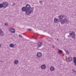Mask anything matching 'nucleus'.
<instances>
[{
    "label": "nucleus",
    "mask_w": 76,
    "mask_h": 76,
    "mask_svg": "<svg viewBox=\"0 0 76 76\" xmlns=\"http://www.w3.org/2000/svg\"><path fill=\"white\" fill-rule=\"evenodd\" d=\"M69 35L68 36V38H70L71 37L72 38L74 39V40L76 39V34L73 31H70L69 32Z\"/></svg>",
    "instance_id": "7ed1b4c3"
},
{
    "label": "nucleus",
    "mask_w": 76,
    "mask_h": 76,
    "mask_svg": "<svg viewBox=\"0 0 76 76\" xmlns=\"http://www.w3.org/2000/svg\"><path fill=\"white\" fill-rule=\"evenodd\" d=\"M72 60H73V59L72 58V57H69L66 60L68 62H70V61H72Z\"/></svg>",
    "instance_id": "423d86ee"
},
{
    "label": "nucleus",
    "mask_w": 76,
    "mask_h": 76,
    "mask_svg": "<svg viewBox=\"0 0 76 76\" xmlns=\"http://www.w3.org/2000/svg\"><path fill=\"white\" fill-rule=\"evenodd\" d=\"M37 58H40L42 56V53L41 52H38L37 53Z\"/></svg>",
    "instance_id": "0eeeda50"
},
{
    "label": "nucleus",
    "mask_w": 76,
    "mask_h": 76,
    "mask_svg": "<svg viewBox=\"0 0 76 76\" xmlns=\"http://www.w3.org/2000/svg\"><path fill=\"white\" fill-rule=\"evenodd\" d=\"M41 68L42 69H45L46 68V66L45 65H42L41 66Z\"/></svg>",
    "instance_id": "1a4fd4ad"
},
{
    "label": "nucleus",
    "mask_w": 76,
    "mask_h": 76,
    "mask_svg": "<svg viewBox=\"0 0 76 76\" xmlns=\"http://www.w3.org/2000/svg\"><path fill=\"white\" fill-rule=\"evenodd\" d=\"M50 69L51 72H53V71L54 70V67L53 66H51L50 68Z\"/></svg>",
    "instance_id": "9b49d317"
},
{
    "label": "nucleus",
    "mask_w": 76,
    "mask_h": 76,
    "mask_svg": "<svg viewBox=\"0 0 76 76\" xmlns=\"http://www.w3.org/2000/svg\"><path fill=\"white\" fill-rule=\"evenodd\" d=\"M57 40H58V39H57Z\"/></svg>",
    "instance_id": "c756f323"
},
{
    "label": "nucleus",
    "mask_w": 76,
    "mask_h": 76,
    "mask_svg": "<svg viewBox=\"0 0 76 76\" xmlns=\"http://www.w3.org/2000/svg\"><path fill=\"white\" fill-rule=\"evenodd\" d=\"M1 44H0V47H1Z\"/></svg>",
    "instance_id": "c85d7f7f"
},
{
    "label": "nucleus",
    "mask_w": 76,
    "mask_h": 76,
    "mask_svg": "<svg viewBox=\"0 0 76 76\" xmlns=\"http://www.w3.org/2000/svg\"><path fill=\"white\" fill-rule=\"evenodd\" d=\"M1 61V63H3V61Z\"/></svg>",
    "instance_id": "a878e982"
},
{
    "label": "nucleus",
    "mask_w": 76,
    "mask_h": 76,
    "mask_svg": "<svg viewBox=\"0 0 76 76\" xmlns=\"http://www.w3.org/2000/svg\"><path fill=\"white\" fill-rule=\"evenodd\" d=\"M10 47L11 48H13V47H14V45L13 44H11L10 45Z\"/></svg>",
    "instance_id": "2eb2a0df"
},
{
    "label": "nucleus",
    "mask_w": 76,
    "mask_h": 76,
    "mask_svg": "<svg viewBox=\"0 0 76 76\" xmlns=\"http://www.w3.org/2000/svg\"><path fill=\"white\" fill-rule=\"evenodd\" d=\"M9 30L12 33H15V30L12 28H10Z\"/></svg>",
    "instance_id": "39448f33"
},
{
    "label": "nucleus",
    "mask_w": 76,
    "mask_h": 76,
    "mask_svg": "<svg viewBox=\"0 0 76 76\" xmlns=\"http://www.w3.org/2000/svg\"><path fill=\"white\" fill-rule=\"evenodd\" d=\"M28 30L29 31H32V29H28Z\"/></svg>",
    "instance_id": "b1692460"
},
{
    "label": "nucleus",
    "mask_w": 76,
    "mask_h": 76,
    "mask_svg": "<svg viewBox=\"0 0 76 76\" xmlns=\"http://www.w3.org/2000/svg\"><path fill=\"white\" fill-rule=\"evenodd\" d=\"M53 48H54V46H53Z\"/></svg>",
    "instance_id": "cd10ccee"
},
{
    "label": "nucleus",
    "mask_w": 76,
    "mask_h": 76,
    "mask_svg": "<svg viewBox=\"0 0 76 76\" xmlns=\"http://www.w3.org/2000/svg\"><path fill=\"white\" fill-rule=\"evenodd\" d=\"M2 3L3 4V6H4V9H5V8H6L7 7L9 6V3L8 2H2Z\"/></svg>",
    "instance_id": "20e7f679"
},
{
    "label": "nucleus",
    "mask_w": 76,
    "mask_h": 76,
    "mask_svg": "<svg viewBox=\"0 0 76 76\" xmlns=\"http://www.w3.org/2000/svg\"><path fill=\"white\" fill-rule=\"evenodd\" d=\"M4 25L5 26H7V25H8V24L7 23H5Z\"/></svg>",
    "instance_id": "6ab92c4d"
},
{
    "label": "nucleus",
    "mask_w": 76,
    "mask_h": 76,
    "mask_svg": "<svg viewBox=\"0 0 76 76\" xmlns=\"http://www.w3.org/2000/svg\"><path fill=\"white\" fill-rule=\"evenodd\" d=\"M34 8V7L31 8L30 4H27L25 7H22L21 9L22 12H26V15H31V13H33Z\"/></svg>",
    "instance_id": "f257e3e1"
},
{
    "label": "nucleus",
    "mask_w": 76,
    "mask_h": 76,
    "mask_svg": "<svg viewBox=\"0 0 76 76\" xmlns=\"http://www.w3.org/2000/svg\"><path fill=\"white\" fill-rule=\"evenodd\" d=\"M50 42H51V41L50 40Z\"/></svg>",
    "instance_id": "2f4dec72"
},
{
    "label": "nucleus",
    "mask_w": 76,
    "mask_h": 76,
    "mask_svg": "<svg viewBox=\"0 0 76 76\" xmlns=\"http://www.w3.org/2000/svg\"><path fill=\"white\" fill-rule=\"evenodd\" d=\"M65 51H66V50L65 49Z\"/></svg>",
    "instance_id": "7c9ffc66"
},
{
    "label": "nucleus",
    "mask_w": 76,
    "mask_h": 76,
    "mask_svg": "<svg viewBox=\"0 0 76 76\" xmlns=\"http://www.w3.org/2000/svg\"><path fill=\"white\" fill-rule=\"evenodd\" d=\"M75 67H76V64H75Z\"/></svg>",
    "instance_id": "bb28decb"
},
{
    "label": "nucleus",
    "mask_w": 76,
    "mask_h": 76,
    "mask_svg": "<svg viewBox=\"0 0 76 76\" xmlns=\"http://www.w3.org/2000/svg\"><path fill=\"white\" fill-rule=\"evenodd\" d=\"M65 17L66 16L64 15H59V20H58V19L55 18L54 19V22L55 23H58V22H60L61 24L63 25V24H64L67 22H69V20L67 19Z\"/></svg>",
    "instance_id": "f03ea898"
},
{
    "label": "nucleus",
    "mask_w": 76,
    "mask_h": 76,
    "mask_svg": "<svg viewBox=\"0 0 76 76\" xmlns=\"http://www.w3.org/2000/svg\"><path fill=\"white\" fill-rule=\"evenodd\" d=\"M66 54H69V52L68 51H67L66 52Z\"/></svg>",
    "instance_id": "4be33fe9"
},
{
    "label": "nucleus",
    "mask_w": 76,
    "mask_h": 76,
    "mask_svg": "<svg viewBox=\"0 0 76 76\" xmlns=\"http://www.w3.org/2000/svg\"><path fill=\"white\" fill-rule=\"evenodd\" d=\"M39 2L40 3H42L43 1H39Z\"/></svg>",
    "instance_id": "5701e85b"
},
{
    "label": "nucleus",
    "mask_w": 76,
    "mask_h": 76,
    "mask_svg": "<svg viewBox=\"0 0 76 76\" xmlns=\"http://www.w3.org/2000/svg\"><path fill=\"white\" fill-rule=\"evenodd\" d=\"M33 38H34V39H37L38 38L37 37H35L34 36H33Z\"/></svg>",
    "instance_id": "dca6fc26"
},
{
    "label": "nucleus",
    "mask_w": 76,
    "mask_h": 76,
    "mask_svg": "<svg viewBox=\"0 0 76 76\" xmlns=\"http://www.w3.org/2000/svg\"><path fill=\"white\" fill-rule=\"evenodd\" d=\"M14 63L15 64H18L19 63L18 61V60H15L14 61Z\"/></svg>",
    "instance_id": "f8f14e48"
},
{
    "label": "nucleus",
    "mask_w": 76,
    "mask_h": 76,
    "mask_svg": "<svg viewBox=\"0 0 76 76\" xmlns=\"http://www.w3.org/2000/svg\"><path fill=\"white\" fill-rule=\"evenodd\" d=\"M42 45V42H39L38 43H37V46L38 47H41V46Z\"/></svg>",
    "instance_id": "6e6552de"
},
{
    "label": "nucleus",
    "mask_w": 76,
    "mask_h": 76,
    "mask_svg": "<svg viewBox=\"0 0 76 76\" xmlns=\"http://www.w3.org/2000/svg\"><path fill=\"white\" fill-rule=\"evenodd\" d=\"M63 53V51L60 49L58 50V54H61Z\"/></svg>",
    "instance_id": "ddd939ff"
},
{
    "label": "nucleus",
    "mask_w": 76,
    "mask_h": 76,
    "mask_svg": "<svg viewBox=\"0 0 76 76\" xmlns=\"http://www.w3.org/2000/svg\"><path fill=\"white\" fill-rule=\"evenodd\" d=\"M0 35L1 36H3V32L1 30V29H0Z\"/></svg>",
    "instance_id": "9d476101"
},
{
    "label": "nucleus",
    "mask_w": 76,
    "mask_h": 76,
    "mask_svg": "<svg viewBox=\"0 0 76 76\" xmlns=\"http://www.w3.org/2000/svg\"><path fill=\"white\" fill-rule=\"evenodd\" d=\"M72 70L73 71V72H76V71L74 70L73 69H72Z\"/></svg>",
    "instance_id": "393cba45"
},
{
    "label": "nucleus",
    "mask_w": 76,
    "mask_h": 76,
    "mask_svg": "<svg viewBox=\"0 0 76 76\" xmlns=\"http://www.w3.org/2000/svg\"><path fill=\"white\" fill-rule=\"evenodd\" d=\"M15 4H16L15 3H13V4L12 5V6H15Z\"/></svg>",
    "instance_id": "aec40b11"
},
{
    "label": "nucleus",
    "mask_w": 76,
    "mask_h": 76,
    "mask_svg": "<svg viewBox=\"0 0 76 76\" xmlns=\"http://www.w3.org/2000/svg\"><path fill=\"white\" fill-rule=\"evenodd\" d=\"M2 7H3V9H4V7L3 6V4H0V8H2Z\"/></svg>",
    "instance_id": "4468645a"
},
{
    "label": "nucleus",
    "mask_w": 76,
    "mask_h": 76,
    "mask_svg": "<svg viewBox=\"0 0 76 76\" xmlns=\"http://www.w3.org/2000/svg\"><path fill=\"white\" fill-rule=\"evenodd\" d=\"M19 37H20V38H22V36L20 35H19Z\"/></svg>",
    "instance_id": "412c9836"
},
{
    "label": "nucleus",
    "mask_w": 76,
    "mask_h": 76,
    "mask_svg": "<svg viewBox=\"0 0 76 76\" xmlns=\"http://www.w3.org/2000/svg\"><path fill=\"white\" fill-rule=\"evenodd\" d=\"M73 63H75V64H76V60L73 61Z\"/></svg>",
    "instance_id": "a211bd4d"
},
{
    "label": "nucleus",
    "mask_w": 76,
    "mask_h": 76,
    "mask_svg": "<svg viewBox=\"0 0 76 76\" xmlns=\"http://www.w3.org/2000/svg\"><path fill=\"white\" fill-rule=\"evenodd\" d=\"M74 60H76V57H74L73 58V61Z\"/></svg>",
    "instance_id": "f3484780"
},
{
    "label": "nucleus",
    "mask_w": 76,
    "mask_h": 76,
    "mask_svg": "<svg viewBox=\"0 0 76 76\" xmlns=\"http://www.w3.org/2000/svg\"><path fill=\"white\" fill-rule=\"evenodd\" d=\"M70 39L71 40V39Z\"/></svg>",
    "instance_id": "473e14b6"
}]
</instances>
